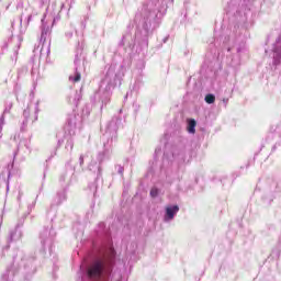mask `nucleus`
<instances>
[{"mask_svg":"<svg viewBox=\"0 0 281 281\" xmlns=\"http://www.w3.org/2000/svg\"><path fill=\"white\" fill-rule=\"evenodd\" d=\"M115 258V250L111 244L105 248V255L102 259H97L88 268V276L91 280L109 281V274L111 273V263Z\"/></svg>","mask_w":281,"mask_h":281,"instance_id":"f257e3e1","label":"nucleus"},{"mask_svg":"<svg viewBox=\"0 0 281 281\" xmlns=\"http://www.w3.org/2000/svg\"><path fill=\"white\" fill-rule=\"evenodd\" d=\"M119 80L120 77H117V74H115V67L111 66L108 69L104 78L101 80L97 95H103V102H109V93L115 89Z\"/></svg>","mask_w":281,"mask_h":281,"instance_id":"f03ea898","label":"nucleus"},{"mask_svg":"<svg viewBox=\"0 0 281 281\" xmlns=\"http://www.w3.org/2000/svg\"><path fill=\"white\" fill-rule=\"evenodd\" d=\"M179 214V205L177 204H168L165 206V214L162 217L164 223H172L175 221V216Z\"/></svg>","mask_w":281,"mask_h":281,"instance_id":"7ed1b4c3","label":"nucleus"},{"mask_svg":"<svg viewBox=\"0 0 281 281\" xmlns=\"http://www.w3.org/2000/svg\"><path fill=\"white\" fill-rule=\"evenodd\" d=\"M272 58L274 60V65H279L281 61V36L277 40L276 44L272 48Z\"/></svg>","mask_w":281,"mask_h":281,"instance_id":"20e7f679","label":"nucleus"},{"mask_svg":"<svg viewBox=\"0 0 281 281\" xmlns=\"http://www.w3.org/2000/svg\"><path fill=\"white\" fill-rule=\"evenodd\" d=\"M49 57V45L43 44L40 50V58H48Z\"/></svg>","mask_w":281,"mask_h":281,"instance_id":"39448f33","label":"nucleus"},{"mask_svg":"<svg viewBox=\"0 0 281 281\" xmlns=\"http://www.w3.org/2000/svg\"><path fill=\"white\" fill-rule=\"evenodd\" d=\"M195 128H196V121L189 120L188 121V126H187L188 133H190L191 135H194V133H196Z\"/></svg>","mask_w":281,"mask_h":281,"instance_id":"423d86ee","label":"nucleus"},{"mask_svg":"<svg viewBox=\"0 0 281 281\" xmlns=\"http://www.w3.org/2000/svg\"><path fill=\"white\" fill-rule=\"evenodd\" d=\"M32 9H26L25 13L22 14V19H21V23H23V19L24 21H26V26L30 25V21H32Z\"/></svg>","mask_w":281,"mask_h":281,"instance_id":"0eeeda50","label":"nucleus"},{"mask_svg":"<svg viewBox=\"0 0 281 281\" xmlns=\"http://www.w3.org/2000/svg\"><path fill=\"white\" fill-rule=\"evenodd\" d=\"M80 72L76 71L74 75L69 77L70 82H80Z\"/></svg>","mask_w":281,"mask_h":281,"instance_id":"6e6552de","label":"nucleus"},{"mask_svg":"<svg viewBox=\"0 0 281 281\" xmlns=\"http://www.w3.org/2000/svg\"><path fill=\"white\" fill-rule=\"evenodd\" d=\"M215 100H216V97H214V94H206L205 97V102L207 104H214Z\"/></svg>","mask_w":281,"mask_h":281,"instance_id":"1a4fd4ad","label":"nucleus"},{"mask_svg":"<svg viewBox=\"0 0 281 281\" xmlns=\"http://www.w3.org/2000/svg\"><path fill=\"white\" fill-rule=\"evenodd\" d=\"M38 104H40L38 101H36L35 103L31 104V105L29 106V111H34V113H38V112L41 111V110L38 109Z\"/></svg>","mask_w":281,"mask_h":281,"instance_id":"9d476101","label":"nucleus"},{"mask_svg":"<svg viewBox=\"0 0 281 281\" xmlns=\"http://www.w3.org/2000/svg\"><path fill=\"white\" fill-rule=\"evenodd\" d=\"M67 150H74V140L69 139L66 143Z\"/></svg>","mask_w":281,"mask_h":281,"instance_id":"9b49d317","label":"nucleus"},{"mask_svg":"<svg viewBox=\"0 0 281 281\" xmlns=\"http://www.w3.org/2000/svg\"><path fill=\"white\" fill-rule=\"evenodd\" d=\"M75 29H70L65 33L66 38H72L74 37Z\"/></svg>","mask_w":281,"mask_h":281,"instance_id":"f8f14e48","label":"nucleus"},{"mask_svg":"<svg viewBox=\"0 0 281 281\" xmlns=\"http://www.w3.org/2000/svg\"><path fill=\"white\" fill-rule=\"evenodd\" d=\"M158 194H159V189L153 188V189L150 190V196L155 198V196H157Z\"/></svg>","mask_w":281,"mask_h":281,"instance_id":"ddd939ff","label":"nucleus"},{"mask_svg":"<svg viewBox=\"0 0 281 281\" xmlns=\"http://www.w3.org/2000/svg\"><path fill=\"white\" fill-rule=\"evenodd\" d=\"M3 124H5V120L3 119V116L0 119V134L3 131ZM0 139H1V135H0Z\"/></svg>","mask_w":281,"mask_h":281,"instance_id":"4468645a","label":"nucleus"},{"mask_svg":"<svg viewBox=\"0 0 281 281\" xmlns=\"http://www.w3.org/2000/svg\"><path fill=\"white\" fill-rule=\"evenodd\" d=\"M144 30H146L148 32L149 27H150V21L145 22V24L143 25Z\"/></svg>","mask_w":281,"mask_h":281,"instance_id":"2eb2a0df","label":"nucleus"},{"mask_svg":"<svg viewBox=\"0 0 281 281\" xmlns=\"http://www.w3.org/2000/svg\"><path fill=\"white\" fill-rule=\"evenodd\" d=\"M50 0H41V3H43V5H47V3H49Z\"/></svg>","mask_w":281,"mask_h":281,"instance_id":"dca6fc26","label":"nucleus"},{"mask_svg":"<svg viewBox=\"0 0 281 281\" xmlns=\"http://www.w3.org/2000/svg\"><path fill=\"white\" fill-rule=\"evenodd\" d=\"M30 115V112L27 110L24 111V116L27 117Z\"/></svg>","mask_w":281,"mask_h":281,"instance_id":"f3484780","label":"nucleus"},{"mask_svg":"<svg viewBox=\"0 0 281 281\" xmlns=\"http://www.w3.org/2000/svg\"><path fill=\"white\" fill-rule=\"evenodd\" d=\"M111 153L110 151H105V157H110Z\"/></svg>","mask_w":281,"mask_h":281,"instance_id":"a211bd4d","label":"nucleus"},{"mask_svg":"<svg viewBox=\"0 0 281 281\" xmlns=\"http://www.w3.org/2000/svg\"><path fill=\"white\" fill-rule=\"evenodd\" d=\"M42 36H45V31L42 32Z\"/></svg>","mask_w":281,"mask_h":281,"instance_id":"6ab92c4d","label":"nucleus"},{"mask_svg":"<svg viewBox=\"0 0 281 281\" xmlns=\"http://www.w3.org/2000/svg\"><path fill=\"white\" fill-rule=\"evenodd\" d=\"M120 172H122V168H120Z\"/></svg>","mask_w":281,"mask_h":281,"instance_id":"aec40b11","label":"nucleus"}]
</instances>
